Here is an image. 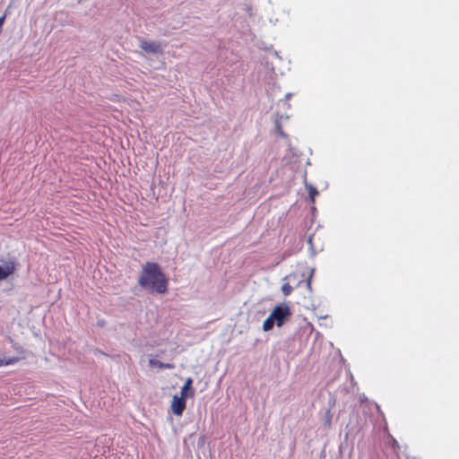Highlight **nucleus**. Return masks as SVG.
<instances>
[{"instance_id":"5","label":"nucleus","mask_w":459,"mask_h":459,"mask_svg":"<svg viewBox=\"0 0 459 459\" xmlns=\"http://www.w3.org/2000/svg\"><path fill=\"white\" fill-rule=\"evenodd\" d=\"M16 270V264L14 261H7L3 265H0V281L7 279Z\"/></svg>"},{"instance_id":"10","label":"nucleus","mask_w":459,"mask_h":459,"mask_svg":"<svg viewBox=\"0 0 459 459\" xmlns=\"http://www.w3.org/2000/svg\"><path fill=\"white\" fill-rule=\"evenodd\" d=\"M293 290V288L290 283H284L281 286V291L284 294V296H289Z\"/></svg>"},{"instance_id":"8","label":"nucleus","mask_w":459,"mask_h":459,"mask_svg":"<svg viewBox=\"0 0 459 459\" xmlns=\"http://www.w3.org/2000/svg\"><path fill=\"white\" fill-rule=\"evenodd\" d=\"M274 325V319L272 318V316L270 315L263 324V329L264 331H269L273 327Z\"/></svg>"},{"instance_id":"13","label":"nucleus","mask_w":459,"mask_h":459,"mask_svg":"<svg viewBox=\"0 0 459 459\" xmlns=\"http://www.w3.org/2000/svg\"><path fill=\"white\" fill-rule=\"evenodd\" d=\"M326 425L329 427L331 425V417L328 416L326 420Z\"/></svg>"},{"instance_id":"1","label":"nucleus","mask_w":459,"mask_h":459,"mask_svg":"<svg viewBox=\"0 0 459 459\" xmlns=\"http://www.w3.org/2000/svg\"><path fill=\"white\" fill-rule=\"evenodd\" d=\"M138 284L144 290L164 294L168 291L169 280L157 263L147 262L143 266Z\"/></svg>"},{"instance_id":"3","label":"nucleus","mask_w":459,"mask_h":459,"mask_svg":"<svg viewBox=\"0 0 459 459\" xmlns=\"http://www.w3.org/2000/svg\"><path fill=\"white\" fill-rule=\"evenodd\" d=\"M139 47L146 53L161 54L162 46L160 42L141 39Z\"/></svg>"},{"instance_id":"4","label":"nucleus","mask_w":459,"mask_h":459,"mask_svg":"<svg viewBox=\"0 0 459 459\" xmlns=\"http://www.w3.org/2000/svg\"><path fill=\"white\" fill-rule=\"evenodd\" d=\"M186 398L174 395L171 402V411L177 416H181L186 409Z\"/></svg>"},{"instance_id":"11","label":"nucleus","mask_w":459,"mask_h":459,"mask_svg":"<svg viewBox=\"0 0 459 459\" xmlns=\"http://www.w3.org/2000/svg\"><path fill=\"white\" fill-rule=\"evenodd\" d=\"M15 361H17V359H15V358H12L7 360L0 359V367L13 364Z\"/></svg>"},{"instance_id":"2","label":"nucleus","mask_w":459,"mask_h":459,"mask_svg":"<svg viewBox=\"0 0 459 459\" xmlns=\"http://www.w3.org/2000/svg\"><path fill=\"white\" fill-rule=\"evenodd\" d=\"M290 310L288 306H276L272 313V318L276 322L277 326H281L285 319L290 316Z\"/></svg>"},{"instance_id":"6","label":"nucleus","mask_w":459,"mask_h":459,"mask_svg":"<svg viewBox=\"0 0 459 459\" xmlns=\"http://www.w3.org/2000/svg\"><path fill=\"white\" fill-rule=\"evenodd\" d=\"M193 379L188 377L186 379L184 385L181 388L180 395L185 398H192L195 395V390L192 387Z\"/></svg>"},{"instance_id":"9","label":"nucleus","mask_w":459,"mask_h":459,"mask_svg":"<svg viewBox=\"0 0 459 459\" xmlns=\"http://www.w3.org/2000/svg\"><path fill=\"white\" fill-rule=\"evenodd\" d=\"M308 195L311 203H315V197L318 195V191L312 186H307Z\"/></svg>"},{"instance_id":"7","label":"nucleus","mask_w":459,"mask_h":459,"mask_svg":"<svg viewBox=\"0 0 459 459\" xmlns=\"http://www.w3.org/2000/svg\"><path fill=\"white\" fill-rule=\"evenodd\" d=\"M149 364L151 366H155V367H158L159 368H161V369H171V368H174V364H170V363H163L160 360H157V359H151L149 360Z\"/></svg>"},{"instance_id":"12","label":"nucleus","mask_w":459,"mask_h":459,"mask_svg":"<svg viewBox=\"0 0 459 459\" xmlns=\"http://www.w3.org/2000/svg\"><path fill=\"white\" fill-rule=\"evenodd\" d=\"M277 132H278L280 136H281V137H285L286 136V134L282 131V128H281L280 124H277Z\"/></svg>"}]
</instances>
